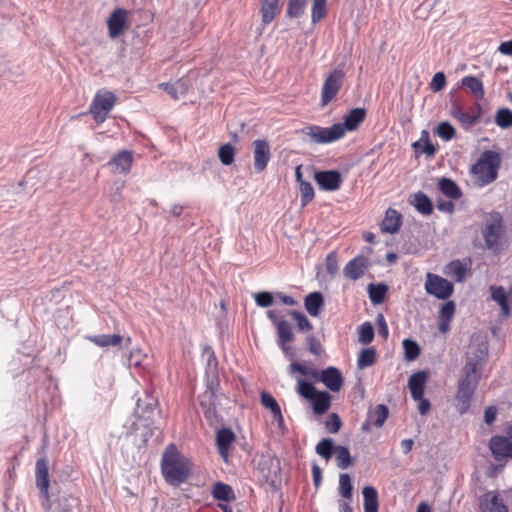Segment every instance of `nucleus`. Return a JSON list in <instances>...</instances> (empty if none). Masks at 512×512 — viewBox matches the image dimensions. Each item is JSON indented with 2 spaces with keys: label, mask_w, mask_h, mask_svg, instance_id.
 Listing matches in <instances>:
<instances>
[{
  "label": "nucleus",
  "mask_w": 512,
  "mask_h": 512,
  "mask_svg": "<svg viewBox=\"0 0 512 512\" xmlns=\"http://www.w3.org/2000/svg\"><path fill=\"white\" fill-rule=\"evenodd\" d=\"M133 164V153L128 150H122L116 153L108 162L112 171L118 174H128Z\"/></svg>",
  "instance_id": "a211bd4d"
},
{
  "label": "nucleus",
  "mask_w": 512,
  "mask_h": 512,
  "mask_svg": "<svg viewBox=\"0 0 512 512\" xmlns=\"http://www.w3.org/2000/svg\"><path fill=\"white\" fill-rule=\"evenodd\" d=\"M402 344L406 360L413 361L419 356L420 346L416 341L411 339H405Z\"/></svg>",
  "instance_id": "3c124183"
},
{
  "label": "nucleus",
  "mask_w": 512,
  "mask_h": 512,
  "mask_svg": "<svg viewBox=\"0 0 512 512\" xmlns=\"http://www.w3.org/2000/svg\"><path fill=\"white\" fill-rule=\"evenodd\" d=\"M155 407V400L147 397V400L138 399L137 406L135 409V413L138 416L139 420L138 422H135L134 425L136 426V429L139 428V426L146 427L148 424L142 423V421H148L150 419V414L153 413Z\"/></svg>",
  "instance_id": "a878e982"
},
{
  "label": "nucleus",
  "mask_w": 512,
  "mask_h": 512,
  "mask_svg": "<svg viewBox=\"0 0 512 512\" xmlns=\"http://www.w3.org/2000/svg\"><path fill=\"white\" fill-rule=\"evenodd\" d=\"M298 393L305 399H313L316 394L319 392L316 390V388L313 386V384L306 382L302 378H297Z\"/></svg>",
  "instance_id": "603ef678"
},
{
  "label": "nucleus",
  "mask_w": 512,
  "mask_h": 512,
  "mask_svg": "<svg viewBox=\"0 0 512 512\" xmlns=\"http://www.w3.org/2000/svg\"><path fill=\"white\" fill-rule=\"evenodd\" d=\"M446 86V76L443 72H437L434 74L430 87L434 92H439Z\"/></svg>",
  "instance_id": "13d9d810"
},
{
  "label": "nucleus",
  "mask_w": 512,
  "mask_h": 512,
  "mask_svg": "<svg viewBox=\"0 0 512 512\" xmlns=\"http://www.w3.org/2000/svg\"><path fill=\"white\" fill-rule=\"evenodd\" d=\"M327 14V0H312L311 20L317 23Z\"/></svg>",
  "instance_id": "a19ab883"
},
{
  "label": "nucleus",
  "mask_w": 512,
  "mask_h": 512,
  "mask_svg": "<svg viewBox=\"0 0 512 512\" xmlns=\"http://www.w3.org/2000/svg\"><path fill=\"white\" fill-rule=\"evenodd\" d=\"M260 401L263 407L271 411L274 420L279 424V426L283 425L284 418L276 399L270 393L262 391L260 394Z\"/></svg>",
  "instance_id": "c85d7f7f"
},
{
  "label": "nucleus",
  "mask_w": 512,
  "mask_h": 512,
  "mask_svg": "<svg viewBox=\"0 0 512 512\" xmlns=\"http://www.w3.org/2000/svg\"><path fill=\"white\" fill-rule=\"evenodd\" d=\"M436 207L439 211L452 213L454 211V203L451 200H438Z\"/></svg>",
  "instance_id": "774afa93"
},
{
  "label": "nucleus",
  "mask_w": 512,
  "mask_h": 512,
  "mask_svg": "<svg viewBox=\"0 0 512 512\" xmlns=\"http://www.w3.org/2000/svg\"><path fill=\"white\" fill-rule=\"evenodd\" d=\"M339 490L340 494L346 498L350 499L352 497L353 486L351 484V479L348 474H341L339 477Z\"/></svg>",
  "instance_id": "5fc2aeb1"
},
{
  "label": "nucleus",
  "mask_w": 512,
  "mask_h": 512,
  "mask_svg": "<svg viewBox=\"0 0 512 512\" xmlns=\"http://www.w3.org/2000/svg\"><path fill=\"white\" fill-rule=\"evenodd\" d=\"M145 358L146 355L140 349H135L130 352L128 362L130 366L140 367Z\"/></svg>",
  "instance_id": "69168bd1"
},
{
  "label": "nucleus",
  "mask_w": 512,
  "mask_h": 512,
  "mask_svg": "<svg viewBox=\"0 0 512 512\" xmlns=\"http://www.w3.org/2000/svg\"><path fill=\"white\" fill-rule=\"evenodd\" d=\"M463 87L467 88L477 99L482 100L485 95L482 81L475 76H465L461 80Z\"/></svg>",
  "instance_id": "2f4dec72"
},
{
  "label": "nucleus",
  "mask_w": 512,
  "mask_h": 512,
  "mask_svg": "<svg viewBox=\"0 0 512 512\" xmlns=\"http://www.w3.org/2000/svg\"><path fill=\"white\" fill-rule=\"evenodd\" d=\"M307 342L309 345V351L312 354L319 356L322 353L321 343L315 336L309 335L307 337Z\"/></svg>",
  "instance_id": "338daca9"
},
{
  "label": "nucleus",
  "mask_w": 512,
  "mask_h": 512,
  "mask_svg": "<svg viewBox=\"0 0 512 512\" xmlns=\"http://www.w3.org/2000/svg\"><path fill=\"white\" fill-rule=\"evenodd\" d=\"M235 441V434L230 428H223L217 432L216 443L218 446L219 454L224 460H227L229 449Z\"/></svg>",
  "instance_id": "393cba45"
},
{
  "label": "nucleus",
  "mask_w": 512,
  "mask_h": 512,
  "mask_svg": "<svg viewBox=\"0 0 512 512\" xmlns=\"http://www.w3.org/2000/svg\"><path fill=\"white\" fill-rule=\"evenodd\" d=\"M314 180L320 189L325 191H336L343 183V178L337 170L316 171Z\"/></svg>",
  "instance_id": "ddd939ff"
},
{
  "label": "nucleus",
  "mask_w": 512,
  "mask_h": 512,
  "mask_svg": "<svg viewBox=\"0 0 512 512\" xmlns=\"http://www.w3.org/2000/svg\"><path fill=\"white\" fill-rule=\"evenodd\" d=\"M301 135L309 138L316 144H328L343 138V129L340 125L333 124L331 127L319 125H308L301 129Z\"/></svg>",
  "instance_id": "0eeeda50"
},
{
  "label": "nucleus",
  "mask_w": 512,
  "mask_h": 512,
  "mask_svg": "<svg viewBox=\"0 0 512 512\" xmlns=\"http://www.w3.org/2000/svg\"><path fill=\"white\" fill-rule=\"evenodd\" d=\"M345 81V72L341 68H335L329 71L321 87L320 107L324 108L336 100Z\"/></svg>",
  "instance_id": "39448f33"
},
{
  "label": "nucleus",
  "mask_w": 512,
  "mask_h": 512,
  "mask_svg": "<svg viewBox=\"0 0 512 512\" xmlns=\"http://www.w3.org/2000/svg\"><path fill=\"white\" fill-rule=\"evenodd\" d=\"M236 150L230 143L223 144L219 147L218 157L222 164L228 166L234 162Z\"/></svg>",
  "instance_id": "37998d69"
},
{
  "label": "nucleus",
  "mask_w": 512,
  "mask_h": 512,
  "mask_svg": "<svg viewBox=\"0 0 512 512\" xmlns=\"http://www.w3.org/2000/svg\"><path fill=\"white\" fill-rule=\"evenodd\" d=\"M491 298L493 301L497 302L501 311L505 316L510 314L509 306H508V294L502 286H491L490 287Z\"/></svg>",
  "instance_id": "c9c22d12"
},
{
  "label": "nucleus",
  "mask_w": 512,
  "mask_h": 512,
  "mask_svg": "<svg viewBox=\"0 0 512 512\" xmlns=\"http://www.w3.org/2000/svg\"><path fill=\"white\" fill-rule=\"evenodd\" d=\"M291 316L297 322V325H298L300 330L304 331V330H311L312 329L311 323L309 322V320L307 319V317L303 313L298 312V311H292L291 312Z\"/></svg>",
  "instance_id": "680f3d73"
},
{
  "label": "nucleus",
  "mask_w": 512,
  "mask_h": 512,
  "mask_svg": "<svg viewBox=\"0 0 512 512\" xmlns=\"http://www.w3.org/2000/svg\"><path fill=\"white\" fill-rule=\"evenodd\" d=\"M255 301L260 307H270L274 302V297L270 292H259L255 294Z\"/></svg>",
  "instance_id": "052dcab7"
},
{
  "label": "nucleus",
  "mask_w": 512,
  "mask_h": 512,
  "mask_svg": "<svg viewBox=\"0 0 512 512\" xmlns=\"http://www.w3.org/2000/svg\"><path fill=\"white\" fill-rule=\"evenodd\" d=\"M254 169L257 173L263 172L271 159V149L268 141L257 139L252 142Z\"/></svg>",
  "instance_id": "9b49d317"
},
{
  "label": "nucleus",
  "mask_w": 512,
  "mask_h": 512,
  "mask_svg": "<svg viewBox=\"0 0 512 512\" xmlns=\"http://www.w3.org/2000/svg\"><path fill=\"white\" fill-rule=\"evenodd\" d=\"M326 269L330 275H335L339 270L338 258L335 252H331L326 257Z\"/></svg>",
  "instance_id": "e2e57ef3"
},
{
  "label": "nucleus",
  "mask_w": 512,
  "mask_h": 512,
  "mask_svg": "<svg viewBox=\"0 0 512 512\" xmlns=\"http://www.w3.org/2000/svg\"><path fill=\"white\" fill-rule=\"evenodd\" d=\"M323 304H324V299H323V295L320 292H312V293H309L305 297V302H304L305 309L313 317L318 316L319 311H320L321 307L323 306Z\"/></svg>",
  "instance_id": "473e14b6"
},
{
  "label": "nucleus",
  "mask_w": 512,
  "mask_h": 512,
  "mask_svg": "<svg viewBox=\"0 0 512 512\" xmlns=\"http://www.w3.org/2000/svg\"><path fill=\"white\" fill-rule=\"evenodd\" d=\"M482 512H508L506 505L498 495L487 493L481 500Z\"/></svg>",
  "instance_id": "c756f323"
},
{
  "label": "nucleus",
  "mask_w": 512,
  "mask_h": 512,
  "mask_svg": "<svg viewBox=\"0 0 512 512\" xmlns=\"http://www.w3.org/2000/svg\"><path fill=\"white\" fill-rule=\"evenodd\" d=\"M366 110L364 108H354L350 110L344 116L343 123H336V125H340L343 129V137L346 134V131H355L359 125L365 120Z\"/></svg>",
  "instance_id": "4be33fe9"
},
{
  "label": "nucleus",
  "mask_w": 512,
  "mask_h": 512,
  "mask_svg": "<svg viewBox=\"0 0 512 512\" xmlns=\"http://www.w3.org/2000/svg\"><path fill=\"white\" fill-rule=\"evenodd\" d=\"M500 164V154L492 150H486L472 166L471 173L480 186H485L496 180Z\"/></svg>",
  "instance_id": "f03ea898"
},
{
  "label": "nucleus",
  "mask_w": 512,
  "mask_h": 512,
  "mask_svg": "<svg viewBox=\"0 0 512 512\" xmlns=\"http://www.w3.org/2000/svg\"><path fill=\"white\" fill-rule=\"evenodd\" d=\"M365 512H378V493L372 486H365L362 490Z\"/></svg>",
  "instance_id": "72a5a7b5"
},
{
  "label": "nucleus",
  "mask_w": 512,
  "mask_h": 512,
  "mask_svg": "<svg viewBox=\"0 0 512 512\" xmlns=\"http://www.w3.org/2000/svg\"><path fill=\"white\" fill-rule=\"evenodd\" d=\"M369 266L370 262L367 257L357 256L345 265L343 274L346 278L356 281L364 275Z\"/></svg>",
  "instance_id": "2eb2a0df"
},
{
  "label": "nucleus",
  "mask_w": 512,
  "mask_h": 512,
  "mask_svg": "<svg viewBox=\"0 0 512 512\" xmlns=\"http://www.w3.org/2000/svg\"><path fill=\"white\" fill-rule=\"evenodd\" d=\"M411 203L414 205L417 211L424 215H429L433 211V205L431 200L426 194L419 191L412 196Z\"/></svg>",
  "instance_id": "f704fd0d"
},
{
  "label": "nucleus",
  "mask_w": 512,
  "mask_h": 512,
  "mask_svg": "<svg viewBox=\"0 0 512 512\" xmlns=\"http://www.w3.org/2000/svg\"><path fill=\"white\" fill-rule=\"evenodd\" d=\"M86 339L101 348H105V347H109V346H113V347L121 346L123 344V342H124V347L128 348L131 344L130 337H127L124 339L119 334L92 335V336H87Z\"/></svg>",
  "instance_id": "f3484780"
},
{
  "label": "nucleus",
  "mask_w": 512,
  "mask_h": 512,
  "mask_svg": "<svg viewBox=\"0 0 512 512\" xmlns=\"http://www.w3.org/2000/svg\"><path fill=\"white\" fill-rule=\"evenodd\" d=\"M277 334H278V342H292L294 340V333L292 326L286 320H281L277 323Z\"/></svg>",
  "instance_id": "58836bf2"
},
{
  "label": "nucleus",
  "mask_w": 512,
  "mask_h": 512,
  "mask_svg": "<svg viewBox=\"0 0 512 512\" xmlns=\"http://www.w3.org/2000/svg\"><path fill=\"white\" fill-rule=\"evenodd\" d=\"M333 448V440L330 438H324L316 445L315 450L322 458L329 460L333 454Z\"/></svg>",
  "instance_id": "8fccbe9b"
},
{
  "label": "nucleus",
  "mask_w": 512,
  "mask_h": 512,
  "mask_svg": "<svg viewBox=\"0 0 512 512\" xmlns=\"http://www.w3.org/2000/svg\"><path fill=\"white\" fill-rule=\"evenodd\" d=\"M374 338V329L370 322H365L359 327V342L369 344Z\"/></svg>",
  "instance_id": "864d4df0"
},
{
  "label": "nucleus",
  "mask_w": 512,
  "mask_h": 512,
  "mask_svg": "<svg viewBox=\"0 0 512 512\" xmlns=\"http://www.w3.org/2000/svg\"><path fill=\"white\" fill-rule=\"evenodd\" d=\"M160 88L164 89V91L174 100L180 99V96L185 95L187 90L182 81H177L175 84L162 83L160 84Z\"/></svg>",
  "instance_id": "ea45409f"
},
{
  "label": "nucleus",
  "mask_w": 512,
  "mask_h": 512,
  "mask_svg": "<svg viewBox=\"0 0 512 512\" xmlns=\"http://www.w3.org/2000/svg\"><path fill=\"white\" fill-rule=\"evenodd\" d=\"M200 405L204 411L206 418L212 423L216 421L217 416V406H218V397L214 390L207 389L204 393H202L199 397Z\"/></svg>",
  "instance_id": "dca6fc26"
},
{
  "label": "nucleus",
  "mask_w": 512,
  "mask_h": 512,
  "mask_svg": "<svg viewBox=\"0 0 512 512\" xmlns=\"http://www.w3.org/2000/svg\"><path fill=\"white\" fill-rule=\"evenodd\" d=\"M116 103L117 97L113 92L99 90L96 92L89 106V114H91L94 121L100 125L106 121Z\"/></svg>",
  "instance_id": "423d86ee"
},
{
  "label": "nucleus",
  "mask_w": 512,
  "mask_h": 512,
  "mask_svg": "<svg viewBox=\"0 0 512 512\" xmlns=\"http://www.w3.org/2000/svg\"><path fill=\"white\" fill-rule=\"evenodd\" d=\"M325 427L330 433H337L341 427V419L336 413L329 415L325 421Z\"/></svg>",
  "instance_id": "bf43d9fd"
},
{
  "label": "nucleus",
  "mask_w": 512,
  "mask_h": 512,
  "mask_svg": "<svg viewBox=\"0 0 512 512\" xmlns=\"http://www.w3.org/2000/svg\"><path fill=\"white\" fill-rule=\"evenodd\" d=\"M313 400V411L317 415L324 414L331 404V397L326 391H319Z\"/></svg>",
  "instance_id": "e433bc0d"
},
{
  "label": "nucleus",
  "mask_w": 512,
  "mask_h": 512,
  "mask_svg": "<svg viewBox=\"0 0 512 512\" xmlns=\"http://www.w3.org/2000/svg\"><path fill=\"white\" fill-rule=\"evenodd\" d=\"M307 5V0H289L287 5V16L290 18L301 17Z\"/></svg>",
  "instance_id": "79ce46f5"
},
{
  "label": "nucleus",
  "mask_w": 512,
  "mask_h": 512,
  "mask_svg": "<svg viewBox=\"0 0 512 512\" xmlns=\"http://www.w3.org/2000/svg\"><path fill=\"white\" fill-rule=\"evenodd\" d=\"M488 358V342L484 336L474 334L465 353L464 368H475V371L483 373Z\"/></svg>",
  "instance_id": "20e7f679"
},
{
  "label": "nucleus",
  "mask_w": 512,
  "mask_h": 512,
  "mask_svg": "<svg viewBox=\"0 0 512 512\" xmlns=\"http://www.w3.org/2000/svg\"><path fill=\"white\" fill-rule=\"evenodd\" d=\"M438 189L440 192L450 199H459L462 191L459 186L450 178L443 177L438 181Z\"/></svg>",
  "instance_id": "7c9ffc66"
},
{
  "label": "nucleus",
  "mask_w": 512,
  "mask_h": 512,
  "mask_svg": "<svg viewBox=\"0 0 512 512\" xmlns=\"http://www.w3.org/2000/svg\"><path fill=\"white\" fill-rule=\"evenodd\" d=\"M424 288L427 294L441 300L448 299L454 291V286L450 281L431 272L426 274Z\"/></svg>",
  "instance_id": "1a4fd4ad"
},
{
  "label": "nucleus",
  "mask_w": 512,
  "mask_h": 512,
  "mask_svg": "<svg viewBox=\"0 0 512 512\" xmlns=\"http://www.w3.org/2000/svg\"><path fill=\"white\" fill-rule=\"evenodd\" d=\"M481 372L475 371V368L462 369V375L458 381L456 400L457 409L460 414H464L470 407L472 397L482 377Z\"/></svg>",
  "instance_id": "7ed1b4c3"
},
{
  "label": "nucleus",
  "mask_w": 512,
  "mask_h": 512,
  "mask_svg": "<svg viewBox=\"0 0 512 512\" xmlns=\"http://www.w3.org/2000/svg\"><path fill=\"white\" fill-rule=\"evenodd\" d=\"M481 114L482 107L478 102H475L466 111L459 101H454L451 104L450 115L457 120L464 129H469L474 126L479 121Z\"/></svg>",
  "instance_id": "6e6552de"
},
{
  "label": "nucleus",
  "mask_w": 512,
  "mask_h": 512,
  "mask_svg": "<svg viewBox=\"0 0 512 512\" xmlns=\"http://www.w3.org/2000/svg\"><path fill=\"white\" fill-rule=\"evenodd\" d=\"M376 361V351L373 348L363 349L357 360V365L359 369H364L366 367L372 366Z\"/></svg>",
  "instance_id": "c03bdc74"
},
{
  "label": "nucleus",
  "mask_w": 512,
  "mask_h": 512,
  "mask_svg": "<svg viewBox=\"0 0 512 512\" xmlns=\"http://www.w3.org/2000/svg\"><path fill=\"white\" fill-rule=\"evenodd\" d=\"M469 264L470 262L465 263L460 260L451 261L444 267V274L453 277L455 281L459 283L464 282L469 269Z\"/></svg>",
  "instance_id": "cd10ccee"
},
{
  "label": "nucleus",
  "mask_w": 512,
  "mask_h": 512,
  "mask_svg": "<svg viewBox=\"0 0 512 512\" xmlns=\"http://www.w3.org/2000/svg\"><path fill=\"white\" fill-rule=\"evenodd\" d=\"M212 495L215 499L229 501L234 498V492L231 486L217 482L212 489Z\"/></svg>",
  "instance_id": "4c0bfd02"
},
{
  "label": "nucleus",
  "mask_w": 512,
  "mask_h": 512,
  "mask_svg": "<svg viewBox=\"0 0 512 512\" xmlns=\"http://www.w3.org/2000/svg\"><path fill=\"white\" fill-rule=\"evenodd\" d=\"M428 375L425 371H418L408 379V387L414 400H419L424 395L425 383Z\"/></svg>",
  "instance_id": "b1692460"
},
{
  "label": "nucleus",
  "mask_w": 512,
  "mask_h": 512,
  "mask_svg": "<svg viewBox=\"0 0 512 512\" xmlns=\"http://www.w3.org/2000/svg\"><path fill=\"white\" fill-rule=\"evenodd\" d=\"M495 123L502 129L512 127V111L508 108H501L496 112Z\"/></svg>",
  "instance_id": "49530a36"
},
{
  "label": "nucleus",
  "mask_w": 512,
  "mask_h": 512,
  "mask_svg": "<svg viewBox=\"0 0 512 512\" xmlns=\"http://www.w3.org/2000/svg\"><path fill=\"white\" fill-rule=\"evenodd\" d=\"M368 291L371 302L374 304H380L384 301L385 294L387 292V287L384 284H370L368 286Z\"/></svg>",
  "instance_id": "de8ad7c7"
},
{
  "label": "nucleus",
  "mask_w": 512,
  "mask_h": 512,
  "mask_svg": "<svg viewBox=\"0 0 512 512\" xmlns=\"http://www.w3.org/2000/svg\"><path fill=\"white\" fill-rule=\"evenodd\" d=\"M456 305L453 301H447L441 306L439 319L451 321L455 313Z\"/></svg>",
  "instance_id": "4d7b16f0"
},
{
  "label": "nucleus",
  "mask_w": 512,
  "mask_h": 512,
  "mask_svg": "<svg viewBox=\"0 0 512 512\" xmlns=\"http://www.w3.org/2000/svg\"><path fill=\"white\" fill-rule=\"evenodd\" d=\"M435 134L444 141H450L455 137L456 130L449 122L444 121L438 124Z\"/></svg>",
  "instance_id": "09e8293b"
},
{
  "label": "nucleus",
  "mask_w": 512,
  "mask_h": 512,
  "mask_svg": "<svg viewBox=\"0 0 512 512\" xmlns=\"http://www.w3.org/2000/svg\"><path fill=\"white\" fill-rule=\"evenodd\" d=\"M161 469L167 483L178 486L187 480L191 463L173 444H170L163 453Z\"/></svg>",
  "instance_id": "f257e3e1"
},
{
  "label": "nucleus",
  "mask_w": 512,
  "mask_h": 512,
  "mask_svg": "<svg viewBox=\"0 0 512 512\" xmlns=\"http://www.w3.org/2000/svg\"><path fill=\"white\" fill-rule=\"evenodd\" d=\"M36 486L45 498L49 497V472L48 463L45 458H40L36 462Z\"/></svg>",
  "instance_id": "5701e85b"
},
{
  "label": "nucleus",
  "mask_w": 512,
  "mask_h": 512,
  "mask_svg": "<svg viewBox=\"0 0 512 512\" xmlns=\"http://www.w3.org/2000/svg\"><path fill=\"white\" fill-rule=\"evenodd\" d=\"M483 236L486 247L493 252H499L507 243L504 226H485Z\"/></svg>",
  "instance_id": "f8f14e48"
},
{
  "label": "nucleus",
  "mask_w": 512,
  "mask_h": 512,
  "mask_svg": "<svg viewBox=\"0 0 512 512\" xmlns=\"http://www.w3.org/2000/svg\"><path fill=\"white\" fill-rule=\"evenodd\" d=\"M258 469L266 481L274 483L280 471L279 460L270 455L262 456L258 462Z\"/></svg>",
  "instance_id": "6ab92c4d"
},
{
  "label": "nucleus",
  "mask_w": 512,
  "mask_h": 512,
  "mask_svg": "<svg viewBox=\"0 0 512 512\" xmlns=\"http://www.w3.org/2000/svg\"><path fill=\"white\" fill-rule=\"evenodd\" d=\"M280 12V0H261L260 13L264 25L270 24Z\"/></svg>",
  "instance_id": "bb28decb"
},
{
  "label": "nucleus",
  "mask_w": 512,
  "mask_h": 512,
  "mask_svg": "<svg viewBox=\"0 0 512 512\" xmlns=\"http://www.w3.org/2000/svg\"><path fill=\"white\" fill-rule=\"evenodd\" d=\"M302 205H306L314 198V189L310 182H301L299 184Z\"/></svg>",
  "instance_id": "6e6d98bb"
},
{
  "label": "nucleus",
  "mask_w": 512,
  "mask_h": 512,
  "mask_svg": "<svg viewBox=\"0 0 512 512\" xmlns=\"http://www.w3.org/2000/svg\"><path fill=\"white\" fill-rule=\"evenodd\" d=\"M320 382L332 392H338L344 381L340 370L331 366L321 371Z\"/></svg>",
  "instance_id": "412c9836"
},
{
  "label": "nucleus",
  "mask_w": 512,
  "mask_h": 512,
  "mask_svg": "<svg viewBox=\"0 0 512 512\" xmlns=\"http://www.w3.org/2000/svg\"><path fill=\"white\" fill-rule=\"evenodd\" d=\"M335 454L338 462L337 465L340 469H347L350 465H352L353 460L347 447L337 446L335 448Z\"/></svg>",
  "instance_id": "a18cd8bd"
},
{
  "label": "nucleus",
  "mask_w": 512,
  "mask_h": 512,
  "mask_svg": "<svg viewBox=\"0 0 512 512\" xmlns=\"http://www.w3.org/2000/svg\"><path fill=\"white\" fill-rule=\"evenodd\" d=\"M489 448L493 457L500 461L512 458V440L505 436H494L490 439Z\"/></svg>",
  "instance_id": "4468645a"
},
{
  "label": "nucleus",
  "mask_w": 512,
  "mask_h": 512,
  "mask_svg": "<svg viewBox=\"0 0 512 512\" xmlns=\"http://www.w3.org/2000/svg\"><path fill=\"white\" fill-rule=\"evenodd\" d=\"M402 215L396 209L388 208L382 224H401Z\"/></svg>",
  "instance_id": "0e129e2a"
},
{
  "label": "nucleus",
  "mask_w": 512,
  "mask_h": 512,
  "mask_svg": "<svg viewBox=\"0 0 512 512\" xmlns=\"http://www.w3.org/2000/svg\"><path fill=\"white\" fill-rule=\"evenodd\" d=\"M108 35L116 39L129 28L128 12L124 8H116L107 19Z\"/></svg>",
  "instance_id": "9d476101"
},
{
  "label": "nucleus",
  "mask_w": 512,
  "mask_h": 512,
  "mask_svg": "<svg viewBox=\"0 0 512 512\" xmlns=\"http://www.w3.org/2000/svg\"><path fill=\"white\" fill-rule=\"evenodd\" d=\"M389 411L386 405L379 404L374 410L369 411L366 421L362 424L364 432H370L371 426L381 427L388 417Z\"/></svg>",
  "instance_id": "aec40b11"
}]
</instances>
